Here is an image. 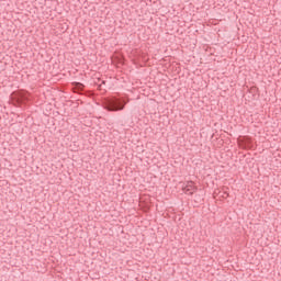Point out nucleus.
I'll return each instance as SVG.
<instances>
[{
	"instance_id": "f257e3e1",
	"label": "nucleus",
	"mask_w": 281,
	"mask_h": 281,
	"mask_svg": "<svg viewBox=\"0 0 281 281\" xmlns=\"http://www.w3.org/2000/svg\"><path fill=\"white\" fill-rule=\"evenodd\" d=\"M125 106H126V100L122 98L113 97L110 99H105L103 101V109H105V111H110V112L124 111Z\"/></svg>"
},
{
	"instance_id": "f03ea898",
	"label": "nucleus",
	"mask_w": 281,
	"mask_h": 281,
	"mask_svg": "<svg viewBox=\"0 0 281 281\" xmlns=\"http://www.w3.org/2000/svg\"><path fill=\"white\" fill-rule=\"evenodd\" d=\"M182 191L184 194H194L196 192V186H194V182L189 181L182 187Z\"/></svg>"
},
{
	"instance_id": "7ed1b4c3",
	"label": "nucleus",
	"mask_w": 281,
	"mask_h": 281,
	"mask_svg": "<svg viewBox=\"0 0 281 281\" xmlns=\"http://www.w3.org/2000/svg\"><path fill=\"white\" fill-rule=\"evenodd\" d=\"M249 138L240 137L238 138V145L240 148H249Z\"/></svg>"
},
{
	"instance_id": "20e7f679",
	"label": "nucleus",
	"mask_w": 281,
	"mask_h": 281,
	"mask_svg": "<svg viewBox=\"0 0 281 281\" xmlns=\"http://www.w3.org/2000/svg\"><path fill=\"white\" fill-rule=\"evenodd\" d=\"M76 89H77L78 91H82V89H85V86H83L82 83H77V85H76Z\"/></svg>"
},
{
	"instance_id": "39448f33",
	"label": "nucleus",
	"mask_w": 281,
	"mask_h": 281,
	"mask_svg": "<svg viewBox=\"0 0 281 281\" xmlns=\"http://www.w3.org/2000/svg\"><path fill=\"white\" fill-rule=\"evenodd\" d=\"M229 196V193L224 192V194L222 195L223 199H227Z\"/></svg>"
},
{
	"instance_id": "423d86ee",
	"label": "nucleus",
	"mask_w": 281,
	"mask_h": 281,
	"mask_svg": "<svg viewBox=\"0 0 281 281\" xmlns=\"http://www.w3.org/2000/svg\"><path fill=\"white\" fill-rule=\"evenodd\" d=\"M16 95H19V94H13V98H16Z\"/></svg>"
}]
</instances>
